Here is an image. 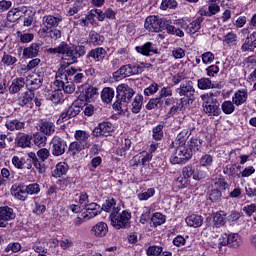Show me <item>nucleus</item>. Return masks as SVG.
<instances>
[{"label": "nucleus", "mask_w": 256, "mask_h": 256, "mask_svg": "<svg viewBox=\"0 0 256 256\" xmlns=\"http://www.w3.org/2000/svg\"><path fill=\"white\" fill-rule=\"evenodd\" d=\"M39 49H41V45L32 43L29 47L24 48L23 57L25 59H33V57L39 55Z\"/></svg>", "instance_id": "nucleus-23"}, {"label": "nucleus", "mask_w": 256, "mask_h": 256, "mask_svg": "<svg viewBox=\"0 0 256 256\" xmlns=\"http://www.w3.org/2000/svg\"><path fill=\"white\" fill-rule=\"evenodd\" d=\"M168 21L167 19H159L157 16H148L145 20L144 27L151 33H159V31H165Z\"/></svg>", "instance_id": "nucleus-8"}, {"label": "nucleus", "mask_w": 256, "mask_h": 256, "mask_svg": "<svg viewBox=\"0 0 256 256\" xmlns=\"http://www.w3.org/2000/svg\"><path fill=\"white\" fill-rule=\"evenodd\" d=\"M83 149H87L85 148V146H83V144H80L77 141L71 142L69 147H68V153H70L71 155H77L79 153H81V151H83Z\"/></svg>", "instance_id": "nucleus-43"}, {"label": "nucleus", "mask_w": 256, "mask_h": 256, "mask_svg": "<svg viewBox=\"0 0 256 256\" xmlns=\"http://www.w3.org/2000/svg\"><path fill=\"white\" fill-rule=\"evenodd\" d=\"M161 107H163V100L160 97L150 99L146 105L147 111L161 109Z\"/></svg>", "instance_id": "nucleus-38"}, {"label": "nucleus", "mask_w": 256, "mask_h": 256, "mask_svg": "<svg viewBox=\"0 0 256 256\" xmlns=\"http://www.w3.org/2000/svg\"><path fill=\"white\" fill-rule=\"evenodd\" d=\"M113 124L110 122H102L98 124L96 128H94L92 135L94 137H109L111 133L114 131Z\"/></svg>", "instance_id": "nucleus-12"}, {"label": "nucleus", "mask_w": 256, "mask_h": 256, "mask_svg": "<svg viewBox=\"0 0 256 256\" xmlns=\"http://www.w3.org/2000/svg\"><path fill=\"white\" fill-rule=\"evenodd\" d=\"M89 137H91V135L85 130H76L74 133V139L76 140V142L80 143L86 149H89L91 147Z\"/></svg>", "instance_id": "nucleus-15"}, {"label": "nucleus", "mask_w": 256, "mask_h": 256, "mask_svg": "<svg viewBox=\"0 0 256 256\" xmlns=\"http://www.w3.org/2000/svg\"><path fill=\"white\" fill-rule=\"evenodd\" d=\"M64 47L65 48L62 53V59L67 61V65H73V63H77V60L87 53L85 46L82 45L70 47L69 44L64 42Z\"/></svg>", "instance_id": "nucleus-4"}, {"label": "nucleus", "mask_w": 256, "mask_h": 256, "mask_svg": "<svg viewBox=\"0 0 256 256\" xmlns=\"http://www.w3.org/2000/svg\"><path fill=\"white\" fill-rule=\"evenodd\" d=\"M191 151H201L203 149V140L199 136L191 138L190 145Z\"/></svg>", "instance_id": "nucleus-42"}, {"label": "nucleus", "mask_w": 256, "mask_h": 256, "mask_svg": "<svg viewBox=\"0 0 256 256\" xmlns=\"http://www.w3.org/2000/svg\"><path fill=\"white\" fill-rule=\"evenodd\" d=\"M161 253H163V247L157 245L149 246L146 250L147 256H159Z\"/></svg>", "instance_id": "nucleus-52"}, {"label": "nucleus", "mask_w": 256, "mask_h": 256, "mask_svg": "<svg viewBox=\"0 0 256 256\" xmlns=\"http://www.w3.org/2000/svg\"><path fill=\"white\" fill-rule=\"evenodd\" d=\"M91 232L95 237H105L109 233V226L105 222H98L92 227Z\"/></svg>", "instance_id": "nucleus-20"}, {"label": "nucleus", "mask_w": 256, "mask_h": 256, "mask_svg": "<svg viewBox=\"0 0 256 256\" xmlns=\"http://www.w3.org/2000/svg\"><path fill=\"white\" fill-rule=\"evenodd\" d=\"M224 245H228V247H232V249H239V247H241V236H239V234L228 235V240L224 242Z\"/></svg>", "instance_id": "nucleus-30"}, {"label": "nucleus", "mask_w": 256, "mask_h": 256, "mask_svg": "<svg viewBox=\"0 0 256 256\" xmlns=\"http://www.w3.org/2000/svg\"><path fill=\"white\" fill-rule=\"evenodd\" d=\"M5 125L9 131H21V129H25V122L17 119L8 120Z\"/></svg>", "instance_id": "nucleus-33"}, {"label": "nucleus", "mask_w": 256, "mask_h": 256, "mask_svg": "<svg viewBox=\"0 0 256 256\" xmlns=\"http://www.w3.org/2000/svg\"><path fill=\"white\" fill-rule=\"evenodd\" d=\"M17 147L25 149L31 145V135L25 133H18L15 139Z\"/></svg>", "instance_id": "nucleus-26"}, {"label": "nucleus", "mask_w": 256, "mask_h": 256, "mask_svg": "<svg viewBox=\"0 0 256 256\" xmlns=\"http://www.w3.org/2000/svg\"><path fill=\"white\" fill-rule=\"evenodd\" d=\"M23 87H25V78H16L12 81L9 87V92L11 93V95H15V93H19V91H21Z\"/></svg>", "instance_id": "nucleus-28"}, {"label": "nucleus", "mask_w": 256, "mask_h": 256, "mask_svg": "<svg viewBox=\"0 0 256 256\" xmlns=\"http://www.w3.org/2000/svg\"><path fill=\"white\" fill-rule=\"evenodd\" d=\"M187 139H189V132L187 130H182L176 137V143H178V145H187L185 144Z\"/></svg>", "instance_id": "nucleus-56"}, {"label": "nucleus", "mask_w": 256, "mask_h": 256, "mask_svg": "<svg viewBox=\"0 0 256 256\" xmlns=\"http://www.w3.org/2000/svg\"><path fill=\"white\" fill-rule=\"evenodd\" d=\"M177 7V1L175 0H163L161 3V9L166 11V9H175Z\"/></svg>", "instance_id": "nucleus-63"}, {"label": "nucleus", "mask_w": 256, "mask_h": 256, "mask_svg": "<svg viewBox=\"0 0 256 256\" xmlns=\"http://www.w3.org/2000/svg\"><path fill=\"white\" fill-rule=\"evenodd\" d=\"M111 225L116 229H127L131 223V212L127 210L121 211V208H116L110 214Z\"/></svg>", "instance_id": "nucleus-3"}, {"label": "nucleus", "mask_w": 256, "mask_h": 256, "mask_svg": "<svg viewBox=\"0 0 256 256\" xmlns=\"http://www.w3.org/2000/svg\"><path fill=\"white\" fill-rule=\"evenodd\" d=\"M176 93H178L180 97H186L188 103L195 101V87H193L192 81L181 83L180 87L176 89Z\"/></svg>", "instance_id": "nucleus-10"}, {"label": "nucleus", "mask_w": 256, "mask_h": 256, "mask_svg": "<svg viewBox=\"0 0 256 256\" xmlns=\"http://www.w3.org/2000/svg\"><path fill=\"white\" fill-rule=\"evenodd\" d=\"M74 73L75 70L73 67L67 68L64 65H61L56 72V81L54 82V85L58 88V91H62V89L65 88L66 82L69 81V77H73Z\"/></svg>", "instance_id": "nucleus-7"}, {"label": "nucleus", "mask_w": 256, "mask_h": 256, "mask_svg": "<svg viewBox=\"0 0 256 256\" xmlns=\"http://www.w3.org/2000/svg\"><path fill=\"white\" fill-rule=\"evenodd\" d=\"M69 171V165L65 162H60L56 165L55 170L53 171L52 175L56 179L58 177H62V175H67V172Z\"/></svg>", "instance_id": "nucleus-34"}, {"label": "nucleus", "mask_w": 256, "mask_h": 256, "mask_svg": "<svg viewBox=\"0 0 256 256\" xmlns=\"http://www.w3.org/2000/svg\"><path fill=\"white\" fill-rule=\"evenodd\" d=\"M197 86L198 89H201L202 91H205L207 89H213L215 85L209 78H200L197 80Z\"/></svg>", "instance_id": "nucleus-37"}, {"label": "nucleus", "mask_w": 256, "mask_h": 256, "mask_svg": "<svg viewBox=\"0 0 256 256\" xmlns=\"http://www.w3.org/2000/svg\"><path fill=\"white\" fill-rule=\"evenodd\" d=\"M221 107L225 115H231L235 111V103L231 101H224Z\"/></svg>", "instance_id": "nucleus-53"}, {"label": "nucleus", "mask_w": 256, "mask_h": 256, "mask_svg": "<svg viewBox=\"0 0 256 256\" xmlns=\"http://www.w3.org/2000/svg\"><path fill=\"white\" fill-rule=\"evenodd\" d=\"M12 197L16 198L18 201H27V190L24 184H14L10 189Z\"/></svg>", "instance_id": "nucleus-14"}, {"label": "nucleus", "mask_w": 256, "mask_h": 256, "mask_svg": "<svg viewBox=\"0 0 256 256\" xmlns=\"http://www.w3.org/2000/svg\"><path fill=\"white\" fill-rule=\"evenodd\" d=\"M38 131L49 137L55 133V124L47 121L42 122L39 124Z\"/></svg>", "instance_id": "nucleus-29"}, {"label": "nucleus", "mask_w": 256, "mask_h": 256, "mask_svg": "<svg viewBox=\"0 0 256 256\" xmlns=\"http://www.w3.org/2000/svg\"><path fill=\"white\" fill-rule=\"evenodd\" d=\"M223 43L228 45V47H233V45H237V34L233 32H229L224 36Z\"/></svg>", "instance_id": "nucleus-48"}, {"label": "nucleus", "mask_w": 256, "mask_h": 256, "mask_svg": "<svg viewBox=\"0 0 256 256\" xmlns=\"http://www.w3.org/2000/svg\"><path fill=\"white\" fill-rule=\"evenodd\" d=\"M3 65H6V67H11L17 63V57L12 56L11 54H8L7 52H4L2 59H1Z\"/></svg>", "instance_id": "nucleus-45"}, {"label": "nucleus", "mask_w": 256, "mask_h": 256, "mask_svg": "<svg viewBox=\"0 0 256 256\" xmlns=\"http://www.w3.org/2000/svg\"><path fill=\"white\" fill-rule=\"evenodd\" d=\"M203 101V111L208 117H219L221 115V104L211 92L200 95Z\"/></svg>", "instance_id": "nucleus-1"}, {"label": "nucleus", "mask_w": 256, "mask_h": 256, "mask_svg": "<svg viewBox=\"0 0 256 256\" xmlns=\"http://www.w3.org/2000/svg\"><path fill=\"white\" fill-rule=\"evenodd\" d=\"M205 21V17L199 16L194 21H192L187 27L186 31L187 33H190V35H195L199 29H201V24Z\"/></svg>", "instance_id": "nucleus-27"}, {"label": "nucleus", "mask_w": 256, "mask_h": 256, "mask_svg": "<svg viewBox=\"0 0 256 256\" xmlns=\"http://www.w3.org/2000/svg\"><path fill=\"white\" fill-rule=\"evenodd\" d=\"M242 51L245 53L246 51L253 52L256 49V31H254L250 36H248L241 47Z\"/></svg>", "instance_id": "nucleus-22"}, {"label": "nucleus", "mask_w": 256, "mask_h": 256, "mask_svg": "<svg viewBox=\"0 0 256 256\" xmlns=\"http://www.w3.org/2000/svg\"><path fill=\"white\" fill-rule=\"evenodd\" d=\"M34 143L38 147H45V144L47 143V137L43 134L36 133L34 134Z\"/></svg>", "instance_id": "nucleus-58"}, {"label": "nucleus", "mask_w": 256, "mask_h": 256, "mask_svg": "<svg viewBox=\"0 0 256 256\" xmlns=\"http://www.w3.org/2000/svg\"><path fill=\"white\" fill-rule=\"evenodd\" d=\"M193 157V151L189 145H178L175 152L170 157L172 165H183Z\"/></svg>", "instance_id": "nucleus-5"}, {"label": "nucleus", "mask_w": 256, "mask_h": 256, "mask_svg": "<svg viewBox=\"0 0 256 256\" xmlns=\"http://www.w3.org/2000/svg\"><path fill=\"white\" fill-rule=\"evenodd\" d=\"M135 91L127 84H120L117 87L116 101L113 104V109L123 111V103H129L133 99Z\"/></svg>", "instance_id": "nucleus-2"}, {"label": "nucleus", "mask_w": 256, "mask_h": 256, "mask_svg": "<svg viewBox=\"0 0 256 256\" xmlns=\"http://www.w3.org/2000/svg\"><path fill=\"white\" fill-rule=\"evenodd\" d=\"M136 51L137 53H140L141 55H144L146 57L157 54V49H155L153 43L151 42H147L142 46H137Z\"/></svg>", "instance_id": "nucleus-21"}, {"label": "nucleus", "mask_w": 256, "mask_h": 256, "mask_svg": "<svg viewBox=\"0 0 256 256\" xmlns=\"http://www.w3.org/2000/svg\"><path fill=\"white\" fill-rule=\"evenodd\" d=\"M215 227H223L227 223V214L224 211L216 212L213 216Z\"/></svg>", "instance_id": "nucleus-32"}, {"label": "nucleus", "mask_w": 256, "mask_h": 256, "mask_svg": "<svg viewBox=\"0 0 256 256\" xmlns=\"http://www.w3.org/2000/svg\"><path fill=\"white\" fill-rule=\"evenodd\" d=\"M153 195H155V188H149L146 192L138 194V199L139 201H147Z\"/></svg>", "instance_id": "nucleus-60"}, {"label": "nucleus", "mask_w": 256, "mask_h": 256, "mask_svg": "<svg viewBox=\"0 0 256 256\" xmlns=\"http://www.w3.org/2000/svg\"><path fill=\"white\" fill-rule=\"evenodd\" d=\"M97 95H99L97 88L90 86L86 89L85 95L78 96V101L82 102L83 104H85V102L91 103V101H93Z\"/></svg>", "instance_id": "nucleus-17"}, {"label": "nucleus", "mask_w": 256, "mask_h": 256, "mask_svg": "<svg viewBox=\"0 0 256 256\" xmlns=\"http://www.w3.org/2000/svg\"><path fill=\"white\" fill-rule=\"evenodd\" d=\"M242 211L247 215V217H251L253 213H256V204H250L243 207Z\"/></svg>", "instance_id": "nucleus-64"}, {"label": "nucleus", "mask_w": 256, "mask_h": 256, "mask_svg": "<svg viewBox=\"0 0 256 256\" xmlns=\"http://www.w3.org/2000/svg\"><path fill=\"white\" fill-rule=\"evenodd\" d=\"M115 209H121V207L117 206V202H115V199L113 198L106 200L102 205V210L106 211V213H113Z\"/></svg>", "instance_id": "nucleus-40"}, {"label": "nucleus", "mask_w": 256, "mask_h": 256, "mask_svg": "<svg viewBox=\"0 0 256 256\" xmlns=\"http://www.w3.org/2000/svg\"><path fill=\"white\" fill-rule=\"evenodd\" d=\"M21 244L19 242H10L5 248V253H19Z\"/></svg>", "instance_id": "nucleus-54"}, {"label": "nucleus", "mask_w": 256, "mask_h": 256, "mask_svg": "<svg viewBox=\"0 0 256 256\" xmlns=\"http://www.w3.org/2000/svg\"><path fill=\"white\" fill-rule=\"evenodd\" d=\"M50 101H52V103H55V105H58V103H61L63 101V91L55 90L51 92Z\"/></svg>", "instance_id": "nucleus-51"}, {"label": "nucleus", "mask_w": 256, "mask_h": 256, "mask_svg": "<svg viewBox=\"0 0 256 256\" xmlns=\"http://www.w3.org/2000/svg\"><path fill=\"white\" fill-rule=\"evenodd\" d=\"M42 85H43V76L38 74L31 76L26 83V87L28 91H30L31 93H33V91H37V89H41Z\"/></svg>", "instance_id": "nucleus-16"}, {"label": "nucleus", "mask_w": 256, "mask_h": 256, "mask_svg": "<svg viewBox=\"0 0 256 256\" xmlns=\"http://www.w3.org/2000/svg\"><path fill=\"white\" fill-rule=\"evenodd\" d=\"M165 31H167L168 35H175L176 37H185V32L183 30L173 26L171 21L168 20L166 24Z\"/></svg>", "instance_id": "nucleus-35"}, {"label": "nucleus", "mask_w": 256, "mask_h": 256, "mask_svg": "<svg viewBox=\"0 0 256 256\" xmlns=\"http://www.w3.org/2000/svg\"><path fill=\"white\" fill-rule=\"evenodd\" d=\"M19 19H21V14H19L17 8L9 10L7 13V21H9V23H15V21H19Z\"/></svg>", "instance_id": "nucleus-49"}, {"label": "nucleus", "mask_w": 256, "mask_h": 256, "mask_svg": "<svg viewBox=\"0 0 256 256\" xmlns=\"http://www.w3.org/2000/svg\"><path fill=\"white\" fill-rule=\"evenodd\" d=\"M37 155L39 158H37ZM49 155V150L47 148H42L37 152V154H35L34 152H30L28 154V157L38 173L43 174L45 173V161L46 159H49Z\"/></svg>", "instance_id": "nucleus-6"}, {"label": "nucleus", "mask_w": 256, "mask_h": 256, "mask_svg": "<svg viewBox=\"0 0 256 256\" xmlns=\"http://www.w3.org/2000/svg\"><path fill=\"white\" fill-rule=\"evenodd\" d=\"M132 108H131V111L132 113H140L141 112V109L143 107V95H136L133 102H132Z\"/></svg>", "instance_id": "nucleus-36"}, {"label": "nucleus", "mask_w": 256, "mask_h": 256, "mask_svg": "<svg viewBox=\"0 0 256 256\" xmlns=\"http://www.w3.org/2000/svg\"><path fill=\"white\" fill-rule=\"evenodd\" d=\"M45 241L43 240H38L33 244V250L35 253H47V248H45Z\"/></svg>", "instance_id": "nucleus-55"}, {"label": "nucleus", "mask_w": 256, "mask_h": 256, "mask_svg": "<svg viewBox=\"0 0 256 256\" xmlns=\"http://www.w3.org/2000/svg\"><path fill=\"white\" fill-rule=\"evenodd\" d=\"M105 55H107V51H105L103 47H99V48L92 49L87 54V58L93 59L95 63H101V61L105 59Z\"/></svg>", "instance_id": "nucleus-19"}, {"label": "nucleus", "mask_w": 256, "mask_h": 256, "mask_svg": "<svg viewBox=\"0 0 256 256\" xmlns=\"http://www.w3.org/2000/svg\"><path fill=\"white\" fill-rule=\"evenodd\" d=\"M185 221L188 227H193L194 229H197L198 227H201V225H203V216L191 214L186 217Z\"/></svg>", "instance_id": "nucleus-24"}, {"label": "nucleus", "mask_w": 256, "mask_h": 256, "mask_svg": "<svg viewBox=\"0 0 256 256\" xmlns=\"http://www.w3.org/2000/svg\"><path fill=\"white\" fill-rule=\"evenodd\" d=\"M63 21L61 16L46 15L43 17L42 22L46 29L53 27H59V24Z\"/></svg>", "instance_id": "nucleus-18"}, {"label": "nucleus", "mask_w": 256, "mask_h": 256, "mask_svg": "<svg viewBox=\"0 0 256 256\" xmlns=\"http://www.w3.org/2000/svg\"><path fill=\"white\" fill-rule=\"evenodd\" d=\"M89 39L92 45H103V42L105 41V37L95 31L89 33Z\"/></svg>", "instance_id": "nucleus-44"}, {"label": "nucleus", "mask_w": 256, "mask_h": 256, "mask_svg": "<svg viewBox=\"0 0 256 256\" xmlns=\"http://www.w3.org/2000/svg\"><path fill=\"white\" fill-rule=\"evenodd\" d=\"M51 151L54 157H61L67 149V142L59 136H54L51 141Z\"/></svg>", "instance_id": "nucleus-11"}, {"label": "nucleus", "mask_w": 256, "mask_h": 256, "mask_svg": "<svg viewBox=\"0 0 256 256\" xmlns=\"http://www.w3.org/2000/svg\"><path fill=\"white\" fill-rule=\"evenodd\" d=\"M141 73H143L142 66L127 64L122 66L118 71L114 72V77H116V79H125V77H131Z\"/></svg>", "instance_id": "nucleus-9"}, {"label": "nucleus", "mask_w": 256, "mask_h": 256, "mask_svg": "<svg viewBox=\"0 0 256 256\" xmlns=\"http://www.w3.org/2000/svg\"><path fill=\"white\" fill-rule=\"evenodd\" d=\"M78 197V203L81 205V207L87 208V205H89V195L85 192H81Z\"/></svg>", "instance_id": "nucleus-62"}, {"label": "nucleus", "mask_w": 256, "mask_h": 256, "mask_svg": "<svg viewBox=\"0 0 256 256\" xmlns=\"http://www.w3.org/2000/svg\"><path fill=\"white\" fill-rule=\"evenodd\" d=\"M81 105H83V102H80L79 98H77V100L74 101L73 104L66 110L70 119L77 117V115L81 113Z\"/></svg>", "instance_id": "nucleus-31"}, {"label": "nucleus", "mask_w": 256, "mask_h": 256, "mask_svg": "<svg viewBox=\"0 0 256 256\" xmlns=\"http://www.w3.org/2000/svg\"><path fill=\"white\" fill-rule=\"evenodd\" d=\"M26 189V195H37L39 191H41V188L39 187V184L33 183L30 185L25 186Z\"/></svg>", "instance_id": "nucleus-57"}, {"label": "nucleus", "mask_w": 256, "mask_h": 256, "mask_svg": "<svg viewBox=\"0 0 256 256\" xmlns=\"http://www.w3.org/2000/svg\"><path fill=\"white\" fill-rule=\"evenodd\" d=\"M201 167H211L213 165V156L210 154H205L200 158Z\"/></svg>", "instance_id": "nucleus-59"}, {"label": "nucleus", "mask_w": 256, "mask_h": 256, "mask_svg": "<svg viewBox=\"0 0 256 256\" xmlns=\"http://www.w3.org/2000/svg\"><path fill=\"white\" fill-rule=\"evenodd\" d=\"M163 127V124H159L152 129V137L154 141H161V139H163Z\"/></svg>", "instance_id": "nucleus-50"}, {"label": "nucleus", "mask_w": 256, "mask_h": 256, "mask_svg": "<svg viewBox=\"0 0 256 256\" xmlns=\"http://www.w3.org/2000/svg\"><path fill=\"white\" fill-rule=\"evenodd\" d=\"M151 223L153 227H159V225H163L165 223V215L156 212L151 217Z\"/></svg>", "instance_id": "nucleus-47"}, {"label": "nucleus", "mask_w": 256, "mask_h": 256, "mask_svg": "<svg viewBox=\"0 0 256 256\" xmlns=\"http://www.w3.org/2000/svg\"><path fill=\"white\" fill-rule=\"evenodd\" d=\"M33 97H35V94L33 92H24L18 99L19 105L21 107H25V105H29L31 101H33Z\"/></svg>", "instance_id": "nucleus-41"}, {"label": "nucleus", "mask_w": 256, "mask_h": 256, "mask_svg": "<svg viewBox=\"0 0 256 256\" xmlns=\"http://www.w3.org/2000/svg\"><path fill=\"white\" fill-rule=\"evenodd\" d=\"M247 97H248L247 90L245 89L238 90L234 93V96L232 97V101L234 105H236V107H239L247 102Z\"/></svg>", "instance_id": "nucleus-25"}, {"label": "nucleus", "mask_w": 256, "mask_h": 256, "mask_svg": "<svg viewBox=\"0 0 256 256\" xmlns=\"http://www.w3.org/2000/svg\"><path fill=\"white\" fill-rule=\"evenodd\" d=\"M157 91H159V84L153 82L149 87L144 90V95H146V97H149V95H155Z\"/></svg>", "instance_id": "nucleus-61"}, {"label": "nucleus", "mask_w": 256, "mask_h": 256, "mask_svg": "<svg viewBox=\"0 0 256 256\" xmlns=\"http://www.w3.org/2000/svg\"><path fill=\"white\" fill-rule=\"evenodd\" d=\"M95 17H97L98 21H105V14L101 9H92L89 15L86 16V19L91 20L95 19Z\"/></svg>", "instance_id": "nucleus-46"}, {"label": "nucleus", "mask_w": 256, "mask_h": 256, "mask_svg": "<svg viewBox=\"0 0 256 256\" xmlns=\"http://www.w3.org/2000/svg\"><path fill=\"white\" fill-rule=\"evenodd\" d=\"M15 219V212L9 206L0 207V227H7V221Z\"/></svg>", "instance_id": "nucleus-13"}, {"label": "nucleus", "mask_w": 256, "mask_h": 256, "mask_svg": "<svg viewBox=\"0 0 256 256\" xmlns=\"http://www.w3.org/2000/svg\"><path fill=\"white\" fill-rule=\"evenodd\" d=\"M101 97L104 103H111V101H113V97H115V90H113V88L106 87L102 90Z\"/></svg>", "instance_id": "nucleus-39"}]
</instances>
